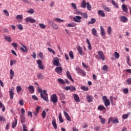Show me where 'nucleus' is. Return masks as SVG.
I'll use <instances>...</instances> for the list:
<instances>
[{"instance_id":"473e14b6","label":"nucleus","mask_w":131,"mask_h":131,"mask_svg":"<svg viewBox=\"0 0 131 131\" xmlns=\"http://www.w3.org/2000/svg\"><path fill=\"white\" fill-rule=\"evenodd\" d=\"M111 3H112V5H114L115 8H116V9H118V8H119L118 5L117 4V3H116L115 1L112 0Z\"/></svg>"},{"instance_id":"052dcab7","label":"nucleus","mask_w":131,"mask_h":131,"mask_svg":"<svg viewBox=\"0 0 131 131\" xmlns=\"http://www.w3.org/2000/svg\"><path fill=\"white\" fill-rule=\"evenodd\" d=\"M71 6L74 10H76L77 9V7H76V4L75 3H72Z\"/></svg>"},{"instance_id":"a878e982","label":"nucleus","mask_w":131,"mask_h":131,"mask_svg":"<svg viewBox=\"0 0 131 131\" xmlns=\"http://www.w3.org/2000/svg\"><path fill=\"white\" fill-rule=\"evenodd\" d=\"M102 7L106 12H111V9L106 5H102Z\"/></svg>"},{"instance_id":"f3484780","label":"nucleus","mask_w":131,"mask_h":131,"mask_svg":"<svg viewBox=\"0 0 131 131\" xmlns=\"http://www.w3.org/2000/svg\"><path fill=\"white\" fill-rule=\"evenodd\" d=\"M63 114H64V115L66 118V119L68 120V121H71V118H70V116H69L68 113L64 111Z\"/></svg>"},{"instance_id":"0e129e2a","label":"nucleus","mask_w":131,"mask_h":131,"mask_svg":"<svg viewBox=\"0 0 131 131\" xmlns=\"http://www.w3.org/2000/svg\"><path fill=\"white\" fill-rule=\"evenodd\" d=\"M32 98L33 100H34L35 101H38V98L35 95H32Z\"/></svg>"},{"instance_id":"58836bf2","label":"nucleus","mask_w":131,"mask_h":131,"mask_svg":"<svg viewBox=\"0 0 131 131\" xmlns=\"http://www.w3.org/2000/svg\"><path fill=\"white\" fill-rule=\"evenodd\" d=\"M57 81H58V82H59L61 84H65V81L62 79L58 78L57 79Z\"/></svg>"},{"instance_id":"6e6552de","label":"nucleus","mask_w":131,"mask_h":131,"mask_svg":"<svg viewBox=\"0 0 131 131\" xmlns=\"http://www.w3.org/2000/svg\"><path fill=\"white\" fill-rule=\"evenodd\" d=\"M55 71L59 75L62 74V71H63V68L61 67H57L55 69Z\"/></svg>"},{"instance_id":"f704fd0d","label":"nucleus","mask_w":131,"mask_h":131,"mask_svg":"<svg viewBox=\"0 0 131 131\" xmlns=\"http://www.w3.org/2000/svg\"><path fill=\"white\" fill-rule=\"evenodd\" d=\"M53 21H56V22H57L58 23L64 22V20L61 19L59 18H54Z\"/></svg>"},{"instance_id":"c756f323","label":"nucleus","mask_w":131,"mask_h":131,"mask_svg":"<svg viewBox=\"0 0 131 131\" xmlns=\"http://www.w3.org/2000/svg\"><path fill=\"white\" fill-rule=\"evenodd\" d=\"M21 45L24 48L21 47L20 48V51H22V52H24V53L27 52V47H26V46L23 45V44H21Z\"/></svg>"},{"instance_id":"13d9d810","label":"nucleus","mask_w":131,"mask_h":131,"mask_svg":"<svg viewBox=\"0 0 131 131\" xmlns=\"http://www.w3.org/2000/svg\"><path fill=\"white\" fill-rule=\"evenodd\" d=\"M16 64V60H10V66H13V64Z\"/></svg>"},{"instance_id":"4468645a","label":"nucleus","mask_w":131,"mask_h":131,"mask_svg":"<svg viewBox=\"0 0 131 131\" xmlns=\"http://www.w3.org/2000/svg\"><path fill=\"white\" fill-rule=\"evenodd\" d=\"M77 50L80 56H83V55H84V53L82 51V48H81V47L79 46L77 47Z\"/></svg>"},{"instance_id":"a19ab883","label":"nucleus","mask_w":131,"mask_h":131,"mask_svg":"<svg viewBox=\"0 0 131 131\" xmlns=\"http://www.w3.org/2000/svg\"><path fill=\"white\" fill-rule=\"evenodd\" d=\"M99 118L100 119V121L102 124H104L106 121V120L103 118H102V116H99Z\"/></svg>"},{"instance_id":"0eeeda50","label":"nucleus","mask_w":131,"mask_h":131,"mask_svg":"<svg viewBox=\"0 0 131 131\" xmlns=\"http://www.w3.org/2000/svg\"><path fill=\"white\" fill-rule=\"evenodd\" d=\"M26 22H27V23H32V24L35 23V22H36V20L30 17H28L26 18Z\"/></svg>"},{"instance_id":"a18cd8bd","label":"nucleus","mask_w":131,"mask_h":131,"mask_svg":"<svg viewBox=\"0 0 131 131\" xmlns=\"http://www.w3.org/2000/svg\"><path fill=\"white\" fill-rule=\"evenodd\" d=\"M39 26L41 28V29H45L47 28V26L43 24H39Z\"/></svg>"},{"instance_id":"3c124183","label":"nucleus","mask_w":131,"mask_h":131,"mask_svg":"<svg viewBox=\"0 0 131 131\" xmlns=\"http://www.w3.org/2000/svg\"><path fill=\"white\" fill-rule=\"evenodd\" d=\"M74 26H75V23H74L68 24L67 25L68 27H74Z\"/></svg>"},{"instance_id":"c85d7f7f","label":"nucleus","mask_w":131,"mask_h":131,"mask_svg":"<svg viewBox=\"0 0 131 131\" xmlns=\"http://www.w3.org/2000/svg\"><path fill=\"white\" fill-rule=\"evenodd\" d=\"M16 19L19 20L18 22H20L21 20H23V15L18 14L16 16Z\"/></svg>"},{"instance_id":"79ce46f5","label":"nucleus","mask_w":131,"mask_h":131,"mask_svg":"<svg viewBox=\"0 0 131 131\" xmlns=\"http://www.w3.org/2000/svg\"><path fill=\"white\" fill-rule=\"evenodd\" d=\"M112 32V28H111V27H108L107 28V33L108 35H111V33Z\"/></svg>"},{"instance_id":"680f3d73","label":"nucleus","mask_w":131,"mask_h":131,"mask_svg":"<svg viewBox=\"0 0 131 131\" xmlns=\"http://www.w3.org/2000/svg\"><path fill=\"white\" fill-rule=\"evenodd\" d=\"M115 57L116 59H118V58H119V53H118V52H115Z\"/></svg>"},{"instance_id":"9b49d317","label":"nucleus","mask_w":131,"mask_h":131,"mask_svg":"<svg viewBox=\"0 0 131 131\" xmlns=\"http://www.w3.org/2000/svg\"><path fill=\"white\" fill-rule=\"evenodd\" d=\"M51 101L53 102V103L54 104H55V103H57V102H58V97H57V95L53 94L51 96Z\"/></svg>"},{"instance_id":"338daca9","label":"nucleus","mask_w":131,"mask_h":131,"mask_svg":"<svg viewBox=\"0 0 131 131\" xmlns=\"http://www.w3.org/2000/svg\"><path fill=\"white\" fill-rule=\"evenodd\" d=\"M123 119H127L128 118V115L127 114H125L122 116Z\"/></svg>"},{"instance_id":"6e6d98bb","label":"nucleus","mask_w":131,"mask_h":131,"mask_svg":"<svg viewBox=\"0 0 131 131\" xmlns=\"http://www.w3.org/2000/svg\"><path fill=\"white\" fill-rule=\"evenodd\" d=\"M123 92L124 93V94H125V95H127V94H128V89L127 88L126 89H124L123 90Z\"/></svg>"},{"instance_id":"412c9836","label":"nucleus","mask_w":131,"mask_h":131,"mask_svg":"<svg viewBox=\"0 0 131 131\" xmlns=\"http://www.w3.org/2000/svg\"><path fill=\"white\" fill-rule=\"evenodd\" d=\"M100 33L101 34V36H105L106 35V34L105 33V30H104V28H103V26H100Z\"/></svg>"},{"instance_id":"f8f14e48","label":"nucleus","mask_w":131,"mask_h":131,"mask_svg":"<svg viewBox=\"0 0 131 131\" xmlns=\"http://www.w3.org/2000/svg\"><path fill=\"white\" fill-rule=\"evenodd\" d=\"M98 56H99L100 58L102 59V61H105V56L104 55V53L102 51H98Z\"/></svg>"},{"instance_id":"1a4fd4ad","label":"nucleus","mask_w":131,"mask_h":131,"mask_svg":"<svg viewBox=\"0 0 131 131\" xmlns=\"http://www.w3.org/2000/svg\"><path fill=\"white\" fill-rule=\"evenodd\" d=\"M82 19V17L80 16H76L75 17H73L74 21L77 23H80V22H81Z\"/></svg>"},{"instance_id":"f257e3e1","label":"nucleus","mask_w":131,"mask_h":131,"mask_svg":"<svg viewBox=\"0 0 131 131\" xmlns=\"http://www.w3.org/2000/svg\"><path fill=\"white\" fill-rule=\"evenodd\" d=\"M37 91L38 93H40V97L41 99H43V101H46V102L49 103V97L48 96V93H47V90H43L42 93V89H40L39 86H38Z\"/></svg>"},{"instance_id":"864d4df0","label":"nucleus","mask_w":131,"mask_h":131,"mask_svg":"<svg viewBox=\"0 0 131 131\" xmlns=\"http://www.w3.org/2000/svg\"><path fill=\"white\" fill-rule=\"evenodd\" d=\"M41 116H42V118H46V116H47V113H46V111H42Z\"/></svg>"},{"instance_id":"c9c22d12","label":"nucleus","mask_w":131,"mask_h":131,"mask_svg":"<svg viewBox=\"0 0 131 131\" xmlns=\"http://www.w3.org/2000/svg\"><path fill=\"white\" fill-rule=\"evenodd\" d=\"M58 118L60 122L63 123L64 122V120H63V118H62V114L60 113L58 116Z\"/></svg>"},{"instance_id":"5701e85b","label":"nucleus","mask_w":131,"mask_h":131,"mask_svg":"<svg viewBox=\"0 0 131 131\" xmlns=\"http://www.w3.org/2000/svg\"><path fill=\"white\" fill-rule=\"evenodd\" d=\"M81 7V8H83V9H85L86 8V1L83 0L82 1Z\"/></svg>"},{"instance_id":"8fccbe9b","label":"nucleus","mask_w":131,"mask_h":131,"mask_svg":"<svg viewBox=\"0 0 131 131\" xmlns=\"http://www.w3.org/2000/svg\"><path fill=\"white\" fill-rule=\"evenodd\" d=\"M22 91V88H21L20 86H17L16 87V92L17 93H20Z\"/></svg>"},{"instance_id":"dca6fc26","label":"nucleus","mask_w":131,"mask_h":131,"mask_svg":"<svg viewBox=\"0 0 131 131\" xmlns=\"http://www.w3.org/2000/svg\"><path fill=\"white\" fill-rule=\"evenodd\" d=\"M28 89H29V92L30 94H33L34 93V86L33 85H29Z\"/></svg>"},{"instance_id":"603ef678","label":"nucleus","mask_w":131,"mask_h":131,"mask_svg":"<svg viewBox=\"0 0 131 131\" xmlns=\"http://www.w3.org/2000/svg\"><path fill=\"white\" fill-rule=\"evenodd\" d=\"M28 13L29 14H33L34 13V10H33V9L31 8L29 10H28Z\"/></svg>"},{"instance_id":"4c0bfd02","label":"nucleus","mask_w":131,"mask_h":131,"mask_svg":"<svg viewBox=\"0 0 131 131\" xmlns=\"http://www.w3.org/2000/svg\"><path fill=\"white\" fill-rule=\"evenodd\" d=\"M81 90L82 91H85V92H88L89 91V87L86 86H82L80 87Z\"/></svg>"},{"instance_id":"f03ea898","label":"nucleus","mask_w":131,"mask_h":131,"mask_svg":"<svg viewBox=\"0 0 131 131\" xmlns=\"http://www.w3.org/2000/svg\"><path fill=\"white\" fill-rule=\"evenodd\" d=\"M110 122H112L113 124H115L116 123H119V121L118 120V118H114L112 117H111L108 119L107 122L108 124H110Z\"/></svg>"},{"instance_id":"37998d69","label":"nucleus","mask_w":131,"mask_h":131,"mask_svg":"<svg viewBox=\"0 0 131 131\" xmlns=\"http://www.w3.org/2000/svg\"><path fill=\"white\" fill-rule=\"evenodd\" d=\"M92 33L95 36H98V35L97 34V30H96V29H92Z\"/></svg>"},{"instance_id":"e433bc0d","label":"nucleus","mask_w":131,"mask_h":131,"mask_svg":"<svg viewBox=\"0 0 131 131\" xmlns=\"http://www.w3.org/2000/svg\"><path fill=\"white\" fill-rule=\"evenodd\" d=\"M14 119L15 120V122H13L12 123V128H15V127H16V126H17V119H16V118H14Z\"/></svg>"},{"instance_id":"e2e57ef3","label":"nucleus","mask_w":131,"mask_h":131,"mask_svg":"<svg viewBox=\"0 0 131 131\" xmlns=\"http://www.w3.org/2000/svg\"><path fill=\"white\" fill-rule=\"evenodd\" d=\"M73 91H76V89L74 86H70V92H73Z\"/></svg>"},{"instance_id":"9d476101","label":"nucleus","mask_w":131,"mask_h":131,"mask_svg":"<svg viewBox=\"0 0 131 131\" xmlns=\"http://www.w3.org/2000/svg\"><path fill=\"white\" fill-rule=\"evenodd\" d=\"M37 64L39 68V69H41V70H43L45 69V66L42 65V62L40 60V59H38L37 60Z\"/></svg>"},{"instance_id":"5fc2aeb1","label":"nucleus","mask_w":131,"mask_h":131,"mask_svg":"<svg viewBox=\"0 0 131 131\" xmlns=\"http://www.w3.org/2000/svg\"><path fill=\"white\" fill-rule=\"evenodd\" d=\"M38 56L39 57H40V58H41L42 60H44L45 59V57L43 56V54H42V53L40 52L38 53Z\"/></svg>"},{"instance_id":"393cba45","label":"nucleus","mask_w":131,"mask_h":131,"mask_svg":"<svg viewBox=\"0 0 131 131\" xmlns=\"http://www.w3.org/2000/svg\"><path fill=\"white\" fill-rule=\"evenodd\" d=\"M4 39H5L6 40V41H8V42H11V41H12V39H11V37H10L9 36L5 35Z\"/></svg>"},{"instance_id":"4be33fe9","label":"nucleus","mask_w":131,"mask_h":131,"mask_svg":"<svg viewBox=\"0 0 131 131\" xmlns=\"http://www.w3.org/2000/svg\"><path fill=\"white\" fill-rule=\"evenodd\" d=\"M100 33L101 34V36H105L106 35V34L105 33V30H104V28H103V26H100Z\"/></svg>"},{"instance_id":"20e7f679","label":"nucleus","mask_w":131,"mask_h":131,"mask_svg":"<svg viewBox=\"0 0 131 131\" xmlns=\"http://www.w3.org/2000/svg\"><path fill=\"white\" fill-rule=\"evenodd\" d=\"M102 100L104 103L105 107H108L110 105V101L107 98V96H104L102 97Z\"/></svg>"},{"instance_id":"6ab92c4d","label":"nucleus","mask_w":131,"mask_h":131,"mask_svg":"<svg viewBox=\"0 0 131 131\" xmlns=\"http://www.w3.org/2000/svg\"><path fill=\"white\" fill-rule=\"evenodd\" d=\"M67 76L68 78L70 79V80H71V81H72L73 82H74V80H73V79L72 78V77H71V75L70 74V72L69 71L67 72Z\"/></svg>"},{"instance_id":"69168bd1","label":"nucleus","mask_w":131,"mask_h":131,"mask_svg":"<svg viewBox=\"0 0 131 131\" xmlns=\"http://www.w3.org/2000/svg\"><path fill=\"white\" fill-rule=\"evenodd\" d=\"M127 84H128L129 85L131 84V78H128V79H127L126 80Z\"/></svg>"},{"instance_id":"de8ad7c7","label":"nucleus","mask_w":131,"mask_h":131,"mask_svg":"<svg viewBox=\"0 0 131 131\" xmlns=\"http://www.w3.org/2000/svg\"><path fill=\"white\" fill-rule=\"evenodd\" d=\"M48 50L49 51V52H50V53H52L53 55H55L56 52H55V51L52 49V48H48Z\"/></svg>"},{"instance_id":"aec40b11","label":"nucleus","mask_w":131,"mask_h":131,"mask_svg":"<svg viewBox=\"0 0 131 131\" xmlns=\"http://www.w3.org/2000/svg\"><path fill=\"white\" fill-rule=\"evenodd\" d=\"M74 99L75 102H80V99H79V96L76 94H74Z\"/></svg>"},{"instance_id":"49530a36","label":"nucleus","mask_w":131,"mask_h":131,"mask_svg":"<svg viewBox=\"0 0 131 131\" xmlns=\"http://www.w3.org/2000/svg\"><path fill=\"white\" fill-rule=\"evenodd\" d=\"M37 77L39 79H42L43 78V76L42 75V74H41V73H39L37 74Z\"/></svg>"},{"instance_id":"bb28decb","label":"nucleus","mask_w":131,"mask_h":131,"mask_svg":"<svg viewBox=\"0 0 131 131\" xmlns=\"http://www.w3.org/2000/svg\"><path fill=\"white\" fill-rule=\"evenodd\" d=\"M98 110L99 111H102V110H106V108L104 105H99L97 107Z\"/></svg>"},{"instance_id":"09e8293b","label":"nucleus","mask_w":131,"mask_h":131,"mask_svg":"<svg viewBox=\"0 0 131 131\" xmlns=\"http://www.w3.org/2000/svg\"><path fill=\"white\" fill-rule=\"evenodd\" d=\"M69 55L71 59H74V55H73V52L70 51Z\"/></svg>"},{"instance_id":"2eb2a0df","label":"nucleus","mask_w":131,"mask_h":131,"mask_svg":"<svg viewBox=\"0 0 131 131\" xmlns=\"http://www.w3.org/2000/svg\"><path fill=\"white\" fill-rule=\"evenodd\" d=\"M98 15L100 16V17H104L106 16V14H105V12L103 11L102 10H99L97 12Z\"/></svg>"},{"instance_id":"a211bd4d","label":"nucleus","mask_w":131,"mask_h":131,"mask_svg":"<svg viewBox=\"0 0 131 131\" xmlns=\"http://www.w3.org/2000/svg\"><path fill=\"white\" fill-rule=\"evenodd\" d=\"M120 21L123 22V23H126L127 22V17L124 16H121Z\"/></svg>"},{"instance_id":"b1692460","label":"nucleus","mask_w":131,"mask_h":131,"mask_svg":"<svg viewBox=\"0 0 131 131\" xmlns=\"http://www.w3.org/2000/svg\"><path fill=\"white\" fill-rule=\"evenodd\" d=\"M78 14L79 15H81L83 17H84V19H88V14L86 13H82V12H77Z\"/></svg>"},{"instance_id":"4d7b16f0","label":"nucleus","mask_w":131,"mask_h":131,"mask_svg":"<svg viewBox=\"0 0 131 131\" xmlns=\"http://www.w3.org/2000/svg\"><path fill=\"white\" fill-rule=\"evenodd\" d=\"M17 27L19 30H23V26L22 25H18Z\"/></svg>"},{"instance_id":"39448f33","label":"nucleus","mask_w":131,"mask_h":131,"mask_svg":"<svg viewBox=\"0 0 131 131\" xmlns=\"http://www.w3.org/2000/svg\"><path fill=\"white\" fill-rule=\"evenodd\" d=\"M76 70L78 74H79L80 75H82V76H86V73L85 72L83 71L82 69L80 68H77L76 69Z\"/></svg>"},{"instance_id":"ea45409f","label":"nucleus","mask_w":131,"mask_h":131,"mask_svg":"<svg viewBox=\"0 0 131 131\" xmlns=\"http://www.w3.org/2000/svg\"><path fill=\"white\" fill-rule=\"evenodd\" d=\"M122 9L123 11L124 12H125V13L127 12V8H126V6H125V5H122Z\"/></svg>"},{"instance_id":"72a5a7b5","label":"nucleus","mask_w":131,"mask_h":131,"mask_svg":"<svg viewBox=\"0 0 131 131\" xmlns=\"http://www.w3.org/2000/svg\"><path fill=\"white\" fill-rule=\"evenodd\" d=\"M21 123H24L25 122V116L20 115V117Z\"/></svg>"},{"instance_id":"c03bdc74","label":"nucleus","mask_w":131,"mask_h":131,"mask_svg":"<svg viewBox=\"0 0 131 131\" xmlns=\"http://www.w3.org/2000/svg\"><path fill=\"white\" fill-rule=\"evenodd\" d=\"M87 9L89 11H92V6L89 2L86 3Z\"/></svg>"},{"instance_id":"cd10ccee","label":"nucleus","mask_w":131,"mask_h":131,"mask_svg":"<svg viewBox=\"0 0 131 131\" xmlns=\"http://www.w3.org/2000/svg\"><path fill=\"white\" fill-rule=\"evenodd\" d=\"M86 99L88 100V103H91L93 102V96L90 95H87Z\"/></svg>"},{"instance_id":"ddd939ff","label":"nucleus","mask_w":131,"mask_h":131,"mask_svg":"<svg viewBox=\"0 0 131 131\" xmlns=\"http://www.w3.org/2000/svg\"><path fill=\"white\" fill-rule=\"evenodd\" d=\"M53 64L54 66H59L60 65V62H59V59L58 57H55L53 62Z\"/></svg>"},{"instance_id":"7c9ffc66","label":"nucleus","mask_w":131,"mask_h":131,"mask_svg":"<svg viewBox=\"0 0 131 131\" xmlns=\"http://www.w3.org/2000/svg\"><path fill=\"white\" fill-rule=\"evenodd\" d=\"M96 21V18H92L91 21L88 22V25H90V24H95Z\"/></svg>"},{"instance_id":"bf43d9fd","label":"nucleus","mask_w":131,"mask_h":131,"mask_svg":"<svg viewBox=\"0 0 131 131\" xmlns=\"http://www.w3.org/2000/svg\"><path fill=\"white\" fill-rule=\"evenodd\" d=\"M3 12H4V13H5V14H6V15L7 17H9V16H10V13H9V12H8V10H4Z\"/></svg>"},{"instance_id":"774afa93","label":"nucleus","mask_w":131,"mask_h":131,"mask_svg":"<svg viewBox=\"0 0 131 131\" xmlns=\"http://www.w3.org/2000/svg\"><path fill=\"white\" fill-rule=\"evenodd\" d=\"M21 115H24V114H25V110H24V108H21Z\"/></svg>"},{"instance_id":"423d86ee","label":"nucleus","mask_w":131,"mask_h":131,"mask_svg":"<svg viewBox=\"0 0 131 131\" xmlns=\"http://www.w3.org/2000/svg\"><path fill=\"white\" fill-rule=\"evenodd\" d=\"M14 87H12V89H9V97L11 100H13L14 99Z\"/></svg>"},{"instance_id":"2f4dec72","label":"nucleus","mask_w":131,"mask_h":131,"mask_svg":"<svg viewBox=\"0 0 131 131\" xmlns=\"http://www.w3.org/2000/svg\"><path fill=\"white\" fill-rule=\"evenodd\" d=\"M52 123L55 129H57V123H56V120L53 119L52 121Z\"/></svg>"},{"instance_id":"7ed1b4c3","label":"nucleus","mask_w":131,"mask_h":131,"mask_svg":"<svg viewBox=\"0 0 131 131\" xmlns=\"http://www.w3.org/2000/svg\"><path fill=\"white\" fill-rule=\"evenodd\" d=\"M48 23L50 24L51 26H52L54 29H55V30H58V29H59V27H58L57 24H55L52 20L48 19Z\"/></svg>"}]
</instances>
